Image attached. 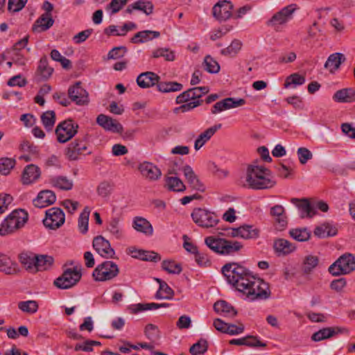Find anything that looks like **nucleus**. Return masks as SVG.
<instances>
[{
  "label": "nucleus",
  "mask_w": 355,
  "mask_h": 355,
  "mask_svg": "<svg viewBox=\"0 0 355 355\" xmlns=\"http://www.w3.org/2000/svg\"><path fill=\"white\" fill-rule=\"evenodd\" d=\"M119 272V269L115 263L105 261L94 270L92 276L96 281L103 282L113 279Z\"/></svg>",
  "instance_id": "nucleus-7"
},
{
  "label": "nucleus",
  "mask_w": 355,
  "mask_h": 355,
  "mask_svg": "<svg viewBox=\"0 0 355 355\" xmlns=\"http://www.w3.org/2000/svg\"><path fill=\"white\" fill-rule=\"evenodd\" d=\"M337 234V230L329 224H323L315 228L314 234L320 238L332 236Z\"/></svg>",
  "instance_id": "nucleus-43"
},
{
  "label": "nucleus",
  "mask_w": 355,
  "mask_h": 355,
  "mask_svg": "<svg viewBox=\"0 0 355 355\" xmlns=\"http://www.w3.org/2000/svg\"><path fill=\"white\" fill-rule=\"evenodd\" d=\"M53 71V69L49 66L47 58L42 57L40 60L37 70L38 75L41 76L42 80H46L51 76Z\"/></svg>",
  "instance_id": "nucleus-37"
},
{
  "label": "nucleus",
  "mask_w": 355,
  "mask_h": 355,
  "mask_svg": "<svg viewBox=\"0 0 355 355\" xmlns=\"http://www.w3.org/2000/svg\"><path fill=\"white\" fill-rule=\"evenodd\" d=\"M18 307L24 312L34 313L37 311L38 305L35 301L28 300L25 302H20L18 304Z\"/></svg>",
  "instance_id": "nucleus-61"
},
{
  "label": "nucleus",
  "mask_w": 355,
  "mask_h": 355,
  "mask_svg": "<svg viewBox=\"0 0 355 355\" xmlns=\"http://www.w3.org/2000/svg\"><path fill=\"white\" fill-rule=\"evenodd\" d=\"M242 42L239 40H234L230 46L220 51V53L225 56L234 57L241 49Z\"/></svg>",
  "instance_id": "nucleus-46"
},
{
  "label": "nucleus",
  "mask_w": 355,
  "mask_h": 355,
  "mask_svg": "<svg viewBox=\"0 0 355 355\" xmlns=\"http://www.w3.org/2000/svg\"><path fill=\"white\" fill-rule=\"evenodd\" d=\"M89 214L90 210L86 207L79 216L78 225L80 232L83 234H85L88 231Z\"/></svg>",
  "instance_id": "nucleus-47"
},
{
  "label": "nucleus",
  "mask_w": 355,
  "mask_h": 355,
  "mask_svg": "<svg viewBox=\"0 0 355 355\" xmlns=\"http://www.w3.org/2000/svg\"><path fill=\"white\" fill-rule=\"evenodd\" d=\"M87 146L85 141L80 139H76L71 142L66 148V155L69 160L78 159L80 155H90V151L86 152Z\"/></svg>",
  "instance_id": "nucleus-11"
},
{
  "label": "nucleus",
  "mask_w": 355,
  "mask_h": 355,
  "mask_svg": "<svg viewBox=\"0 0 355 355\" xmlns=\"http://www.w3.org/2000/svg\"><path fill=\"white\" fill-rule=\"evenodd\" d=\"M82 274L76 268H67L54 280L53 284L60 289H69L74 286L81 279Z\"/></svg>",
  "instance_id": "nucleus-6"
},
{
  "label": "nucleus",
  "mask_w": 355,
  "mask_h": 355,
  "mask_svg": "<svg viewBox=\"0 0 355 355\" xmlns=\"http://www.w3.org/2000/svg\"><path fill=\"white\" fill-rule=\"evenodd\" d=\"M227 282L252 300H266L270 295L268 283L252 275L250 271L237 263H229L222 268Z\"/></svg>",
  "instance_id": "nucleus-1"
},
{
  "label": "nucleus",
  "mask_w": 355,
  "mask_h": 355,
  "mask_svg": "<svg viewBox=\"0 0 355 355\" xmlns=\"http://www.w3.org/2000/svg\"><path fill=\"white\" fill-rule=\"evenodd\" d=\"M275 184L270 171L263 166L257 165L256 163L248 166L245 180L242 182L244 187L255 190L270 189Z\"/></svg>",
  "instance_id": "nucleus-2"
},
{
  "label": "nucleus",
  "mask_w": 355,
  "mask_h": 355,
  "mask_svg": "<svg viewBox=\"0 0 355 355\" xmlns=\"http://www.w3.org/2000/svg\"><path fill=\"white\" fill-rule=\"evenodd\" d=\"M289 234L295 240L300 242L309 240L311 236L310 232L306 228L292 229L289 231Z\"/></svg>",
  "instance_id": "nucleus-48"
},
{
  "label": "nucleus",
  "mask_w": 355,
  "mask_h": 355,
  "mask_svg": "<svg viewBox=\"0 0 355 355\" xmlns=\"http://www.w3.org/2000/svg\"><path fill=\"white\" fill-rule=\"evenodd\" d=\"M270 216L274 218L276 228L278 230H283L288 224L287 216L285 209L282 205H276L270 208Z\"/></svg>",
  "instance_id": "nucleus-15"
},
{
  "label": "nucleus",
  "mask_w": 355,
  "mask_h": 355,
  "mask_svg": "<svg viewBox=\"0 0 355 355\" xmlns=\"http://www.w3.org/2000/svg\"><path fill=\"white\" fill-rule=\"evenodd\" d=\"M50 183L55 187L68 191L72 189L73 182L64 176H58L50 180Z\"/></svg>",
  "instance_id": "nucleus-39"
},
{
  "label": "nucleus",
  "mask_w": 355,
  "mask_h": 355,
  "mask_svg": "<svg viewBox=\"0 0 355 355\" xmlns=\"http://www.w3.org/2000/svg\"><path fill=\"white\" fill-rule=\"evenodd\" d=\"M197 92L198 91L195 87L189 89L177 96L176 103L182 104L190 100L197 101L199 98V94Z\"/></svg>",
  "instance_id": "nucleus-44"
},
{
  "label": "nucleus",
  "mask_w": 355,
  "mask_h": 355,
  "mask_svg": "<svg viewBox=\"0 0 355 355\" xmlns=\"http://www.w3.org/2000/svg\"><path fill=\"white\" fill-rule=\"evenodd\" d=\"M46 217L43 220L44 226L51 230L61 227L65 221V215L59 207H51L46 211Z\"/></svg>",
  "instance_id": "nucleus-9"
},
{
  "label": "nucleus",
  "mask_w": 355,
  "mask_h": 355,
  "mask_svg": "<svg viewBox=\"0 0 355 355\" xmlns=\"http://www.w3.org/2000/svg\"><path fill=\"white\" fill-rule=\"evenodd\" d=\"M107 230L116 239H121L123 236V231L120 224V218L115 217L111 218L108 223Z\"/></svg>",
  "instance_id": "nucleus-36"
},
{
  "label": "nucleus",
  "mask_w": 355,
  "mask_h": 355,
  "mask_svg": "<svg viewBox=\"0 0 355 355\" xmlns=\"http://www.w3.org/2000/svg\"><path fill=\"white\" fill-rule=\"evenodd\" d=\"M78 125L72 120H65L60 123L55 128L57 140L60 143H66L78 132Z\"/></svg>",
  "instance_id": "nucleus-8"
},
{
  "label": "nucleus",
  "mask_w": 355,
  "mask_h": 355,
  "mask_svg": "<svg viewBox=\"0 0 355 355\" xmlns=\"http://www.w3.org/2000/svg\"><path fill=\"white\" fill-rule=\"evenodd\" d=\"M214 309L218 313H224L226 316L233 318L237 315V311L227 302L220 300L214 303Z\"/></svg>",
  "instance_id": "nucleus-31"
},
{
  "label": "nucleus",
  "mask_w": 355,
  "mask_h": 355,
  "mask_svg": "<svg viewBox=\"0 0 355 355\" xmlns=\"http://www.w3.org/2000/svg\"><path fill=\"white\" fill-rule=\"evenodd\" d=\"M114 183L112 180H103L96 187V193L98 196L104 199H108L114 189Z\"/></svg>",
  "instance_id": "nucleus-30"
},
{
  "label": "nucleus",
  "mask_w": 355,
  "mask_h": 355,
  "mask_svg": "<svg viewBox=\"0 0 355 355\" xmlns=\"http://www.w3.org/2000/svg\"><path fill=\"white\" fill-rule=\"evenodd\" d=\"M92 245L96 252L101 257L106 259L114 257V250L112 248L109 241L103 236H97L94 237Z\"/></svg>",
  "instance_id": "nucleus-13"
},
{
  "label": "nucleus",
  "mask_w": 355,
  "mask_h": 355,
  "mask_svg": "<svg viewBox=\"0 0 355 355\" xmlns=\"http://www.w3.org/2000/svg\"><path fill=\"white\" fill-rule=\"evenodd\" d=\"M28 213L24 209L12 211L0 225V235L12 234L22 227L28 220Z\"/></svg>",
  "instance_id": "nucleus-3"
},
{
  "label": "nucleus",
  "mask_w": 355,
  "mask_h": 355,
  "mask_svg": "<svg viewBox=\"0 0 355 355\" xmlns=\"http://www.w3.org/2000/svg\"><path fill=\"white\" fill-rule=\"evenodd\" d=\"M132 227L137 232H142L146 235H152L153 233V229L150 222L142 217H135L133 220Z\"/></svg>",
  "instance_id": "nucleus-29"
},
{
  "label": "nucleus",
  "mask_w": 355,
  "mask_h": 355,
  "mask_svg": "<svg viewBox=\"0 0 355 355\" xmlns=\"http://www.w3.org/2000/svg\"><path fill=\"white\" fill-rule=\"evenodd\" d=\"M191 216L193 222L203 228L215 227L219 222V219L215 213L205 209L195 208Z\"/></svg>",
  "instance_id": "nucleus-5"
},
{
  "label": "nucleus",
  "mask_w": 355,
  "mask_h": 355,
  "mask_svg": "<svg viewBox=\"0 0 355 355\" xmlns=\"http://www.w3.org/2000/svg\"><path fill=\"white\" fill-rule=\"evenodd\" d=\"M222 239L215 238L214 236H208L205 239V244L214 252L220 254L221 252V242Z\"/></svg>",
  "instance_id": "nucleus-57"
},
{
  "label": "nucleus",
  "mask_w": 355,
  "mask_h": 355,
  "mask_svg": "<svg viewBox=\"0 0 355 355\" xmlns=\"http://www.w3.org/2000/svg\"><path fill=\"white\" fill-rule=\"evenodd\" d=\"M221 242L220 254L223 255H234L243 248V245L239 241L222 239Z\"/></svg>",
  "instance_id": "nucleus-27"
},
{
  "label": "nucleus",
  "mask_w": 355,
  "mask_h": 355,
  "mask_svg": "<svg viewBox=\"0 0 355 355\" xmlns=\"http://www.w3.org/2000/svg\"><path fill=\"white\" fill-rule=\"evenodd\" d=\"M132 253H135L132 257L140 259L143 261H150L157 262L161 260V257L156 252L153 251H146L143 250H131Z\"/></svg>",
  "instance_id": "nucleus-34"
},
{
  "label": "nucleus",
  "mask_w": 355,
  "mask_h": 355,
  "mask_svg": "<svg viewBox=\"0 0 355 355\" xmlns=\"http://www.w3.org/2000/svg\"><path fill=\"white\" fill-rule=\"evenodd\" d=\"M168 188L173 191L182 192L186 189L183 182L178 177H168L166 178Z\"/></svg>",
  "instance_id": "nucleus-49"
},
{
  "label": "nucleus",
  "mask_w": 355,
  "mask_h": 355,
  "mask_svg": "<svg viewBox=\"0 0 355 355\" xmlns=\"http://www.w3.org/2000/svg\"><path fill=\"white\" fill-rule=\"evenodd\" d=\"M205 69L211 73H218L220 70L218 63L214 60L210 55H207L204 61Z\"/></svg>",
  "instance_id": "nucleus-62"
},
{
  "label": "nucleus",
  "mask_w": 355,
  "mask_h": 355,
  "mask_svg": "<svg viewBox=\"0 0 355 355\" xmlns=\"http://www.w3.org/2000/svg\"><path fill=\"white\" fill-rule=\"evenodd\" d=\"M274 248L279 254H288L295 250V246L288 241L280 239L275 241Z\"/></svg>",
  "instance_id": "nucleus-35"
},
{
  "label": "nucleus",
  "mask_w": 355,
  "mask_h": 355,
  "mask_svg": "<svg viewBox=\"0 0 355 355\" xmlns=\"http://www.w3.org/2000/svg\"><path fill=\"white\" fill-rule=\"evenodd\" d=\"M152 56L154 58L163 57L166 61H173L175 58V53L166 48H159L154 50L152 53Z\"/></svg>",
  "instance_id": "nucleus-53"
},
{
  "label": "nucleus",
  "mask_w": 355,
  "mask_h": 355,
  "mask_svg": "<svg viewBox=\"0 0 355 355\" xmlns=\"http://www.w3.org/2000/svg\"><path fill=\"white\" fill-rule=\"evenodd\" d=\"M355 270V256L351 253L341 255L328 268V271L334 276L347 275Z\"/></svg>",
  "instance_id": "nucleus-4"
},
{
  "label": "nucleus",
  "mask_w": 355,
  "mask_h": 355,
  "mask_svg": "<svg viewBox=\"0 0 355 355\" xmlns=\"http://www.w3.org/2000/svg\"><path fill=\"white\" fill-rule=\"evenodd\" d=\"M0 270L8 275L18 272L17 263L7 255L0 253Z\"/></svg>",
  "instance_id": "nucleus-26"
},
{
  "label": "nucleus",
  "mask_w": 355,
  "mask_h": 355,
  "mask_svg": "<svg viewBox=\"0 0 355 355\" xmlns=\"http://www.w3.org/2000/svg\"><path fill=\"white\" fill-rule=\"evenodd\" d=\"M139 170L144 178L150 181L157 180L162 175L160 169L153 164L148 162L140 164Z\"/></svg>",
  "instance_id": "nucleus-17"
},
{
  "label": "nucleus",
  "mask_w": 355,
  "mask_h": 355,
  "mask_svg": "<svg viewBox=\"0 0 355 355\" xmlns=\"http://www.w3.org/2000/svg\"><path fill=\"white\" fill-rule=\"evenodd\" d=\"M53 262V259L47 255H36L35 257V272L45 270L50 267Z\"/></svg>",
  "instance_id": "nucleus-41"
},
{
  "label": "nucleus",
  "mask_w": 355,
  "mask_h": 355,
  "mask_svg": "<svg viewBox=\"0 0 355 355\" xmlns=\"http://www.w3.org/2000/svg\"><path fill=\"white\" fill-rule=\"evenodd\" d=\"M56 200L55 193L51 190L41 191L36 198L33 200L35 207L43 208L53 205Z\"/></svg>",
  "instance_id": "nucleus-19"
},
{
  "label": "nucleus",
  "mask_w": 355,
  "mask_h": 355,
  "mask_svg": "<svg viewBox=\"0 0 355 355\" xmlns=\"http://www.w3.org/2000/svg\"><path fill=\"white\" fill-rule=\"evenodd\" d=\"M96 122L104 129L113 132H121L123 130V126L116 119H113L104 114L98 115L96 119Z\"/></svg>",
  "instance_id": "nucleus-21"
},
{
  "label": "nucleus",
  "mask_w": 355,
  "mask_h": 355,
  "mask_svg": "<svg viewBox=\"0 0 355 355\" xmlns=\"http://www.w3.org/2000/svg\"><path fill=\"white\" fill-rule=\"evenodd\" d=\"M168 306V304L166 303H146V304H137L131 308L132 313H137L139 311H149V310H155L157 309L160 307H167Z\"/></svg>",
  "instance_id": "nucleus-42"
},
{
  "label": "nucleus",
  "mask_w": 355,
  "mask_h": 355,
  "mask_svg": "<svg viewBox=\"0 0 355 355\" xmlns=\"http://www.w3.org/2000/svg\"><path fill=\"white\" fill-rule=\"evenodd\" d=\"M41 120L45 129L47 131L51 130L55 122V112L49 110L44 112L41 116Z\"/></svg>",
  "instance_id": "nucleus-50"
},
{
  "label": "nucleus",
  "mask_w": 355,
  "mask_h": 355,
  "mask_svg": "<svg viewBox=\"0 0 355 355\" xmlns=\"http://www.w3.org/2000/svg\"><path fill=\"white\" fill-rule=\"evenodd\" d=\"M157 89L164 93L174 92L182 90L183 85L178 82H158Z\"/></svg>",
  "instance_id": "nucleus-40"
},
{
  "label": "nucleus",
  "mask_w": 355,
  "mask_h": 355,
  "mask_svg": "<svg viewBox=\"0 0 355 355\" xmlns=\"http://www.w3.org/2000/svg\"><path fill=\"white\" fill-rule=\"evenodd\" d=\"M291 202L295 205L301 211V217H309L311 218L316 213L315 207H313L307 199L300 200L298 198H293L291 199Z\"/></svg>",
  "instance_id": "nucleus-22"
},
{
  "label": "nucleus",
  "mask_w": 355,
  "mask_h": 355,
  "mask_svg": "<svg viewBox=\"0 0 355 355\" xmlns=\"http://www.w3.org/2000/svg\"><path fill=\"white\" fill-rule=\"evenodd\" d=\"M319 263V259L317 256L307 255L304 257L302 264V270L306 274H309Z\"/></svg>",
  "instance_id": "nucleus-45"
},
{
  "label": "nucleus",
  "mask_w": 355,
  "mask_h": 355,
  "mask_svg": "<svg viewBox=\"0 0 355 355\" xmlns=\"http://www.w3.org/2000/svg\"><path fill=\"white\" fill-rule=\"evenodd\" d=\"M295 5L291 4L283 8L281 10L276 12L272 18L268 21V25H281L287 22L292 17L293 13L295 10Z\"/></svg>",
  "instance_id": "nucleus-14"
},
{
  "label": "nucleus",
  "mask_w": 355,
  "mask_h": 355,
  "mask_svg": "<svg viewBox=\"0 0 355 355\" xmlns=\"http://www.w3.org/2000/svg\"><path fill=\"white\" fill-rule=\"evenodd\" d=\"M239 237L244 239H256L259 236V230L252 225H244L239 227Z\"/></svg>",
  "instance_id": "nucleus-38"
},
{
  "label": "nucleus",
  "mask_w": 355,
  "mask_h": 355,
  "mask_svg": "<svg viewBox=\"0 0 355 355\" xmlns=\"http://www.w3.org/2000/svg\"><path fill=\"white\" fill-rule=\"evenodd\" d=\"M163 270L171 274H180L182 272L181 265L174 261L165 260L162 263Z\"/></svg>",
  "instance_id": "nucleus-55"
},
{
  "label": "nucleus",
  "mask_w": 355,
  "mask_h": 355,
  "mask_svg": "<svg viewBox=\"0 0 355 355\" xmlns=\"http://www.w3.org/2000/svg\"><path fill=\"white\" fill-rule=\"evenodd\" d=\"M15 160L12 158L3 157L0 159V173L7 175L15 166Z\"/></svg>",
  "instance_id": "nucleus-59"
},
{
  "label": "nucleus",
  "mask_w": 355,
  "mask_h": 355,
  "mask_svg": "<svg viewBox=\"0 0 355 355\" xmlns=\"http://www.w3.org/2000/svg\"><path fill=\"white\" fill-rule=\"evenodd\" d=\"M135 9L144 12L147 15L153 13V5L150 1H137L135 2Z\"/></svg>",
  "instance_id": "nucleus-63"
},
{
  "label": "nucleus",
  "mask_w": 355,
  "mask_h": 355,
  "mask_svg": "<svg viewBox=\"0 0 355 355\" xmlns=\"http://www.w3.org/2000/svg\"><path fill=\"white\" fill-rule=\"evenodd\" d=\"M68 94L70 99L78 105H87L89 103L88 93L82 87L80 82L69 87Z\"/></svg>",
  "instance_id": "nucleus-12"
},
{
  "label": "nucleus",
  "mask_w": 355,
  "mask_h": 355,
  "mask_svg": "<svg viewBox=\"0 0 355 355\" xmlns=\"http://www.w3.org/2000/svg\"><path fill=\"white\" fill-rule=\"evenodd\" d=\"M127 49L125 46H117L113 48L107 54L108 59L116 60L124 56Z\"/></svg>",
  "instance_id": "nucleus-64"
},
{
  "label": "nucleus",
  "mask_w": 355,
  "mask_h": 355,
  "mask_svg": "<svg viewBox=\"0 0 355 355\" xmlns=\"http://www.w3.org/2000/svg\"><path fill=\"white\" fill-rule=\"evenodd\" d=\"M245 103L243 98L234 99L233 98H226L223 101L216 103L212 108L211 113L216 114L225 110H229L234 107H237L244 105Z\"/></svg>",
  "instance_id": "nucleus-16"
},
{
  "label": "nucleus",
  "mask_w": 355,
  "mask_h": 355,
  "mask_svg": "<svg viewBox=\"0 0 355 355\" xmlns=\"http://www.w3.org/2000/svg\"><path fill=\"white\" fill-rule=\"evenodd\" d=\"M41 171L40 168L35 164H29L26 166L23 171L21 180L23 184H29L40 177Z\"/></svg>",
  "instance_id": "nucleus-23"
},
{
  "label": "nucleus",
  "mask_w": 355,
  "mask_h": 355,
  "mask_svg": "<svg viewBox=\"0 0 355 355\" xmlns=\"http://www.w3.org/2000/svg\"><path fill=\"white\" fill-rule=\"evenodd\" d=\"M333 98L338 102H354L355 101V89L346 88L340 89L334 94Z\"/></svg>",
  "instance_id": "nucleus-32"
},
{
  "label": "nucleus",
  "mask_w": 355,
  "mask_h": 355,
  "mask_svg": "<svg viewBox=\"0 0 355 355\" xmlns=\"http://www.w3.org/2000/svg\"><path fill=\"white\" fill-rule=\"evenodd\" d=\"M160 77L151 71L140 73L137 78V83L141 88H150L155 85H157Z\"/></svg>",
  "instance_id": "nucleus-20"
},
{
  "label": "nucleus",
  "mask_w": 355,
  "mask_h": 355,
  "mask_svg": "<svg viewBox=\"0 0 355 355\" xmlns=\"http://www.w3.org/2000/svg\"><path fill=\"white\" fill-rule=\"evenodd\" d=\"M54 23L51 13L44 12L35 22L33 26L34 32H43L50 28Z\"/></svg>",
  "instance_id": "nucleus-24"
},
{
  "label": "nucleus",
  "mask_w": 355,
  "mask_h": 355,
  "mask_svg": "<svg viewBox=\"0 0 355 355\" xmlns=\"http://www.w3.org/2000/svg\"><path fill=\"white\" fill-rule=\"evenodd\" d=\"M345 60V57L343 53H333L329 56L324 64V67L328 69L331 73H334Z\"/></svg>",
  "instance_id": "nucleus-28"
},
{
  "label": "nucleus",
  "mask_w": 355,
  "mask_h": 355,
  "mask_svg": "<svg viewBox=\"0 0 355 355\" xmlns=\"http://www.w3.org/2000/svg\"><path fill=\"white\" fill-rule=\"evenodd\" d=\"M207 349L208 345L207 340L201 339L190 347L189 352L192 355L202 354L207 351Z\"/></svg>",
  "instance_id": "nucleus-56"
},
{
  "label": "nucleus",
  "mask_w": 355,
  "mask_h": 355,
  "mask_svg": "<svg viewBox=\"0 0 355 355\" xmlns=\"http://www.w3.org/2000/svg\"><path fill=\"white\" fill-rule=\"evenodd\" d=\"M35 257L36 254L31 252H22L19 254V261L21 265L28 270L35 272Z\"/></svg>",
  "instance_id": "nucleus-33"
},
{
  "label": "nucleus",
  "mask_w": 355,
  "mask_h": 355,
  "mask_svg": "<svg viewBox=\"0 0 355 355\" xmlns=\"http://www.w3.org/2000/svg\"><path fill=\"white\" fill-rule=\"evenodd\" d=\"M174 295V292L171 287L166 283L162 282L161 286L157 291L155 297L157 299H172Z\"/></svg>",
  "instance_id": "nucleus-51"
},
{
  "label": "nucleus",
  "mask_w": 355,
  "mask_h": 355,
  "mask_svg": "<svg viewBox=\"0 0 355 355\" xmlns=\"http://www.w3.org/2000/svg\"><path fill=\"white\" fill-rule=\"evenodd\" d=\"M233 5L227 0L220 1L212 8L213 16L219 21H225L232 15Z\"/></svg>",
  "instance_id": "nucleus-10"
},
{
  "label": "nucleus",
  "mask_w": 355,
  "mask_h": 355,
  "mask_svg": "<svg viewBox=\"0 0 355 355\" xmlns=\"http://www.w3.org/2000/svg\"><path fill=\"white\" fill-rule=\"evenodd\" d=\"M144 334L153 342L157 341L160 338V332L158 327L153 324H148L146 326Z\"/></svg>",
  "instance_id": "nucleus-54"
},
{
  "label": "nucleus",
  "mask_w": 355,
  "mask_h": 355,
  "mask_svg": "<svg viewBox=\"0 0 355 355\" xmlns=\"http://www.w3.org/2000/svg\"><path fill=\"white\" fill-rule=\"evenodd\" d=\"M127 3L128 0H112L111 2L106 6L105 10L110 11V15H112L120 11Z\"/></svg>",
  "instance_id": "nucleus-58"
},
{
  "label": "nucleus",
  "mask_w": 355,
  "mask_h": 355,
  "mask_svg": "<svg viewBox=\"0 0 355 355\" xmlns=\"http://www.w3.org/2000/svg\"><path fill=\"white\" fill-rule=\"evenodd\" d=\"M182 170L187 183L192 189L199 191H205V188L204 184L200 181L198 176L189 165L184 166Z\"/></svg>",
  "instance_id": "nucleus-18"
},
{
  "label": "nucleus",
  "mask_w": 355,
  "mask_h": 355,
  "mask_svg": "<svg viewBox=\"0 0 355 355\" xmlns=\"http://www.w3.org/2000/svg\"><path fill=\"white\" fill-rule=\"evenodd\" d=\"M305 83V78L297 73L288 76L284 83V87L288 88L291 85H302Z\"/></svg>",
  "instance_id": "nucleus-60"
},
{
  "label": "nucleus",
  "mask_w": 355,
  "mask_h": 355,
  "mask_svg": "<svg viewBox=\"0 0 355 355\" xmlns=\"http://www.w3.org/2000/svg\"><path fill=\"white\" fill-rule=\"evenodd\" d=\"M335 333L336 332L334 328H324L314 333L311 336V339L313 341L318 342L331 338L335 334Z\"/></svg>",
  "instance_id": "nucleus-52"
},
{
  "label": "nucleus",
  "mask_w": 355,
  "mask_h": 355,
  "mask_svg": "<svg viewBox=\"0 0 355 355\" xmlns=\"http://www.w3.org/2000/svg\"><path fill=\"white\" fill-rule=\"evenodd\" d=\"M221 126L222 125L220 123L215 125L207 128L203 132L200 134L194 143L195 149L198 150L200 148H202L203 145L211 138L216 132L221 128Z\"/></svg>",
  "instance_id": "nucleus-25"
}]
</instances>
